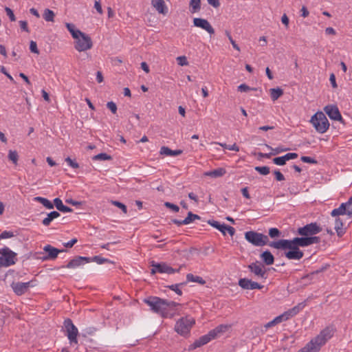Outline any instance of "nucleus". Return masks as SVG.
I'll return each instance as SVG.
<instances>
[{"label": "nucleus", "mask_w": 352, "mask_h": 352, "mask_svg": "<svg viewBox=\"0 0 352 352\" xmlns=\"http://www.w3.org/2000/svg\"><path fill=\"white\" fill-rule=\"evenodd\" d=\"M151 309L164 318H172L175 316V307L179 305L173 301L162 299L156 296H148L143 300Z\"/></svg>", "instance_id": "nucleus-1"}, {"label": "nucleus", "mask_w": 352, "mask_h": 352, "mask_svg": "<svg viewBox=\"0 0 352 352\" xmlns=\"http://www.w3.org/2000/svg\"><path fill=\"white\" fill-rule=\"evenodd\" d=\"M231 327V324H220L217 326L214 329L210 331L208 334L204 335L195 340L194 343L189 346V350L195 349L197 347H200L208 343L212 340L222 336L223 334L228 332Z\"/></svg>", "instance_id": "nucleus-2"}, {"label": "nucleus", "mask_w": 352, "mask_h": 352, "mask_svg": "<svg viewBox=\"0 0 352 352\" xmlns=\"http://www.w3.org/2000/svg\"><path fill=\"white\" fill-rule=\"evenodd\" d=\"M269 246L276 249H289V250L285 253L288 259L300 260L304 255L299 248L294 245L290 240L280 239L277 241H272L269 243Z\"/></svg>", "instance_id": "nucleus-3"}, {"label": "nucleus", "mask_w": 352, "mask_h": 352, "mask_svg": "<svg viewBox=\"0 0 352 352\" xmlns=\"http://www.w3.org/2000/svg\"><path fill=\"white\" fill-rule=\"evenodd\" d=\"M317 132L320 133H325L329 127V122L326 116L322 111L316 112L310 120Z\"/></svg>", "instance_id": "nucleus-4"}, {"label": "nucleus", "mask_w": 352, "mask_h": 352, "mask_svg": "<svg viewBox=\"0 0 352 352\" xmlns=\"http://www.w3.org/2000/svg\"><path fill=\"white\" fill-rule=\"evenodd\" d=\"M245 239L247 241L254 246H263L268 245L269 239L267 235L255 231H248L245 232Z\"/></svg>", "instance_id": "nucleus-5"}, {"label": "nucleus", "mask_w": 352, "mask_h": 352, "mask_svg": "<svg viewBox=\"0 0 352 352\" xmlns=\"http://www.w3.org/2000/svg\"><path fill=\"white\" fill-rule=\"evenodd\" d=\"M333 334V329L329 327H326L320 331V333L314 338H313L309 343L314 347L317 348L319 351L321 346L324 345L326 342L330 339Z\"/></svg>", "instance_id": "nucleus-6"}, {"label": "nucleus", "mask_w": 352, "mask_h": 352, "mask_svg": "<svg viewBox=\"0 0 352 352\" xmlns=\"http://www.w3.org/2000/svg\"><path fill=\"white\" fill-rule=\"evenodd\" d=\"M0 265L8 267L14 265L17 261V254L8 247L0 249Z\"/></svg>", "instance_id": "nucleus-7"}, {"label": "nucleus", "mask_w": 352, "mask_h": 352, "mask_svg": "<svg viewBox=\"0 0 352 352\" xmlns=\"http://www.w3.org/2000/svg\"><path fill=\"white\" fill-rule=\"evenodd\" d=\"M331 215L332 217L347 215L349 218H352V196L346 202L342 203L338 208L333 209Z\"/></svg>", "instance_id": "nucleus-8"}, {"label": "nucleus", "mask_w": 352, "mask_h": 352, "mask_svg": "<svg viewBox=\"0 0 352 352\" xmlns=\"http://www.w3.org/2000/svg\"><path fill=\"white\" fill-rule=\"evenodd\" d=\"M195 322L193 318H182L177 322L175 327V331L181 335L188 334Z\"/></svg>", "instance_id": "nucleus-9"}, {"label": "nucleus", "mask_w": 352, "mask_h": 352, "mask_svg": "<svg viewBox=\"0 0 352 352\" xmlns=\"http://www.w3.org/2000/svg\"><path fill=\"white\" fill-rule=\"evenodd\" d=\"M322 230V228L316 222H314L299 228L297 233L301 236H314V235L320 233Z\"/></svg>", "instance_id": "nucleus-10"}, {"label": "nucleus", "mask_w": 352, "mask_h": 352, "mask_svg": "<svg viewBox=\"0 0 352 352\" xmlns=\"http://www.w3.org/2000/svg\"><path fill=\"white\" fill-rule=\"evenodd\" d=\"M92 45L93 43L90 36L82 32L78 39H76L74 47L78 52H85L91 49Z\"/></svg>", "instance_id": "nucleus-11"}, {"label": "nucleus", "mask_w": 352, "mask_h": 352, "mask_svg": "<svg viewBox=\"0 0 352 352\" xmlns=\"http://www.w3.org/2000/svg\"><path fill=\"white\" fill-rule=\"evenodd\" d=\"M151 273L152 274L156 273H166L168 274H170L175 272V270L170 265L166 264V263H157L154 261L151 262Z\"/></svg>", "instance_id": "nucleus-12"}, {"label": "nucleus", "mask_w": 352, "mask_h": 352, "mask_svg": "<svg viewBox=\"0 0 352 352\" xmlns=\"http://www.w3.org/2000/svg\"><path fill=\"white\" fill-rule=\"evenodd\" d=\"M294 245L297 247H307L314 243H318L320 241L319 236H305L303 237H295L292 240H290Z\"/></svg>", "instance_id": "nucleus-13"}, {"label": "nucleus", "mask_w": 352, "mask_h": 352, "mask_svg": "<svg viewBox=\"0 0 352 352\" xmlns=\"http://www.w3.org/2000/svg\"><path fill=\"white\" fill-rule=\"evenodd\" d=\"M43 250L47 253V254L43 255L42 256H37L36 258L42 261L54 260L57 258L59 252L65 251L64 250H60L50 245H45L43 248Z\"/></svg>", "instance_id": "nucleus-14"}, {"label": "nucleus", "mask_w": 352, "mask_h": 352, "mask_svg": "<svg viewBox=\"0 0 352 352\" xmlns=\"http://www.w3.org/2000/svg\"><path fill=\"white\" fill-rule=\"evenodd\" d=\"M67 333V337L71 343L74 342L77 344V335H78V329L73 324L72 321L70 319H67L64 322Z\"/></svg>", "instance_id": "nucleus-15"}, {"label": "nucleus", "mask_w": 352, "mask_h": 352, "mask_svg": "<svg viewBox=\"0 0 352 352\" xmlns=\"http://www.w3.org/2000/svg\"><path fill=\"white\" fill-rule=\"evenodd\" d=\"M305 307V302H300L293 308L285 311L283 314L278 316L281 318V322L287 320L297 315Z\"/></svg>", "instance_id": "nucleus-16"}, {"label": "nucleus", "mask_w": 352, "mask_h": 352, "mask_svg": "<svg viewBox=\"0 0 352 352\" xmlns=\"http://www.w3.org/2000/svg\"><path fill=\"white\" fill-rule=\"evenodd\" d=\"M193 24L195 26L206 30L210 34H214V28L206 19L201 18H195L193 19Z\"/></svg>", "instance_id": "nucleus-17"}, {"label": "nucleus", "mask_w": 352, "mask_h": 352, "mask_svg": "<svg viewBox=\"0 0 352 352\" xmlns=\"http://www.w3.org/2000/svg\"><path fill=\"white\" fill-rule=\"evenodd\" d=\"M324 111L331 120L342 122V116L337 106L327 105L324 108Z\"/></svg>", "instance_id": "nucleus-18"}, {"label": "nucleus", "mask_w": 352, "mask_h": 352, "mask_svg": "<svg viewBox=\"0 0 352 352\" xmlns=\"http://www.w3.org/2000/svg\"><path fill=\"white\" fill-rule=\"evenodd\" d=\"M91 262L90 257H86V256H76L73 259H72L66 265L67 268L71 269V268H76L77 267H79L82 265H84L85 263H87Z\"/></svg>", "instance_id": "nucleus-19"}, {"label": "nucleus", "mask_w": 352, "mask_h": 352, "mask_svg": "<svg viewBox=\"0 0 352 352\" xmlns=\"http://www.w3.org/2000/svg\"><path fill=\"white\" fill-rule=\"evenodd\" d=\"M151 4L159 13L164 15L168 13V8L164 0H151Z\"/></svg>", "instance_id": "nucleus-20"}, {"label": "nucleus", "mask_w": 352, "mask_h": 352, "mask_svg": "<svg viewBox=\"0 0 352 352\" xmlns=\"http://www.w3.org/2000/svg\"><path fill=\"white\" fill-rule=\"evenodd\" d=\"M335 226L334 229L339 237L342 236L345 232V229L343 228V221L339 217V216L335 217Z\"/></svg>", "instance_id": "nucleus-21"}, {"label": "nucleus", "mask_w": 352, "mask_h": 352, "mask_svg": "<svg viewBox=\"0 0 352 352\" xmlns=\"http://www.w3.org/2000/svg\"><path fill=\"white\" fill-rule=\"evenodd\" d=\"M252 272L254 273L257 276H260L263 277L265 274V270H263L264 267L261 263H252L249 266Z\"/></svg>", "instance_id": "nucleus-22"}, {"label": "nucleus", "mask_w": 352, "mask_h": 352, "mask_svg": "<svg viewBox=\"0 0 352 352\" xmlns=\"http://www.w3.org/2000/svg\"><path fill=\"white\" fill-rule=\"evenodd\" d=\"M182 150H171L167 146H162L160 148V153L161 155H167V156H177L182 153Z\"/></svg>", "instance_id": "nucleus-23"}, {"label": "nucleus", "mask_w": 352, "mask_h": 352, "mask_svg": "<svg viewBox=\"0 0 352 352\" xmlns=\"http://www.w3.org/2000/svg\"><path fill=\"white\" fill-rule=\"evenodd\" d=\"M54 204L57 208V210L60 212H71L73 211V210L71 208L63 205L61 199L59 198H55L54 199Z\"/></svg>", "instance_id": "nucleus-24"}, {"label": "nucleus", "mask_w": 352, "mask_h": 352, "mask_svg": "<svg viewBox=\"0 0 352 352\" xmlns=\"http://www.w3.org/2000/svg\"><path fill=\"white\" fill-rule=\"evenodd\" d=\"M261 258L267 265H272L274 261V257L269 250L263 252L261 254Z\"/></svg>", "instance_id": "nucleus-25"}, {"label": "nucleus", "mask_w": 352, "mask_h": 352, "mask_svg": "<svg viewBox=\"0 0 352 352\" xmlns=\"http://www.w3.org/2000/svg\"><path fill=\"white\" fill-rule=\"evenodd\" d=\"M67 29L71 33L72 37L74 39H78V37L82 34V32L76 28V26L73 23H66L65 24Z\"/></svg>", "instance_id": "nucleus-26"}, {"label": "nucleus", "mask_w": 352, "mask_h": 352, "mask_svg": "<svg viewBox=\"0 0 352 352\" xmlns=\"http://www.w3.org/2000/svg\"><path fill=\"white\" fill-rule=\"evenodd\" d=\"M60 217V213L57 211H52L47 214V217H45L42 221V223L45 226H48L51 222L54 219Z\"/></svg>", "instance_id": "nucleus-27"}, {"label": "nucleus", "mask_w": 352, "mask_h": 352, "mask_svg": "<svg viewBox=\"0 0 352 352\" xmlns=\"http://www.w3.org/2000/svg\"><path fill=\"white\" fill-rule=\"evenodd\" d=\"M208 223L209 225H210L211 226L219 230L223 235L226 234L227 225H226L224 223L221 224L219 222L214 221V220H208Z\"/></svg>", "instance_id": "nucleus-28"}, {"label": "nucleus", "mask_w": 352, "mask_h": 352, "mask_svg": "<svg viewBox=\"0 0 352 352\" xmlns=\"http://www.w3.org/2000/svg\"><path fill=\"white\" fill-rule=\"evenodd\" d=\"M226 173V170L223 168H218L212 171L206 173V175L210 176L212 177H219L223 176Z\"/></svg>", "instance_id": "nucleus-29"}, {"label": "nucleus", "mask_w": 352, "mask_h": 352, "mask_svg": "<svg viewBox=\"0 0 352 352\" xmlns=\"http://www.w3.org/2000/svg\"><path fill=\"white\" fill-rule=\"evenodd\" d=\"M189 8L192 14L199 12L201 10V0H190Z\"/></svg>", "instance_id": "nucleus-30"}, {"label": "nucleus", "mask_w": 352, "mask_h": 352, "mask_svg": "<svg viewBox=\"0 0 352 352\" xmlns=\"http://www.w3.org/2000/svg\"><path fill=\"white\" fill-rule=\"evenodd\" d=\"M186 280L188 282L197 283L200 285L206 284L205 280L201 276L193 275L192 274H188L186 275Z\"/></svg>", "instance_id": "nucleus-31"}, {"label": "nucleus", "mask_w": 352, "mask_h": 352, "mask_svg": "<svg viewBox=\"0 0 352 352\" xmlns=\"http://www.w3.org/2000/svg\"><path fill=\"white\" fill-rule=\"evenodd\" d=\"M270 96L273 101L278 100L281 96L283 95V90L280 88L270 89Z\"/></svg>", "instance_id": "nucleus-32"}, {"label": "nucleus", "mask_w": 352, "mask_h": 352, "mask_svg": "<svg viewBox=\"0 0 352 352\" xmlns=\"http://www.w3.org/2000/svg\"><path fill=\"white\" fill-rule=\"evenodd\" d=\"M43 16V19L46 21H47V22H54V21L55 14H54V12L52 10H50L48 8H46L44 10Z\"/></svg>", "instance_id": "nucleus-33"}, {"label": "nucleus", "mask_w": 352, "mask_h": 352, "mask_svg": "<svg viewBox=\"0 0 352 352\" xmlns=\"http://www.w3.org/2000/svg\"><path fill=\"white\" fill-rule=\"evenodd\" d=\"M201 217L198 214H193L192 212H188L187 217L184 219V222L186 224L192 223L195 220H199Z\"/></svg>", "instance_id": "nucleus-34"}, {"label": "nucleus", "mask_w": 352, "mask_h": 352, "mask_svg": "<svg viewBox=\"0 0 352 352\" xmlns=\"http://www.w3.org/2000/svg\"><path fill=\"white\" fill-rule=\"evenodd\" d=\"M239 286H261L256 282H252L247 278H241L239 281Z\"/></svg>", "instance_id": "nucleus-35"}, {"label": "nucleus", "mask_w": 352, "mask_h": 352, "mask_svg": "<svg viewBox=\"0 0 352 352\" xmlns=\"http://www.w3.org/2000/svg\"><path fill=\"white\" fill-rule=\"evenodd\" d=\"M92 159H93V160H95V161H96V160H102V161L111 160L112 157L110 155H108L105 153H101L94 155L92 157Z\"/></svg>", "instance_id": "nucleus-36"}, {"label": "nucleus", "mask_w": 352, "mask_h": 352, "mask_svg": "<svg viewBox=\"0 0 352 352\" xmlns=\"http://www.w3.org/2000/svg\"><path fill=\"white\" fill-rule=\"evenodd\" d=\"M214 144H219L221 146H222L223 148L228 149L230 151H239V147L236 144H234L233 145H231V146L228 145L226 143H220V142H214Z\"/></svg>", "instance_id": "nucleus-37"}, {"label": "nucleus", "mask_w": 352, "mask_h": 352, "mask_svg": "<svg viewBox=\"0 0 352 352\" xmlns=\"http://www.w3.org/2000/svg\"><path fill=\"white\" fill-rule=\"evenodd\" d=\"M256 287H243V294L248 298H252L254 297V293L251 291L252 289H255ZM261 289V287H258Z\"/></svg>", "instance_id": "nucleus-38"}, {"label": "nucleus", "mask_w": 352, "mask_h": 352, "mask_svg": "<svg viewBox=\"0 0 352 352\" xmlns=\"http://www.w3.org/2000/svg\"><path fill=\"white\" fill-rule=\"evenodd\" d=\"M298 352H318V351H317V348L314 347L309 342L303 348L300 349Z\"/></svg>", "instance_id": "nucleus-39"}, {"label": "nucleus", "mask_w": 352, "mask_h": 352, "mask_svg": "<svg viewBox=\"0 0 352 352\" xmlns=\"http://www.w3.org/2000/svg\"><path fill=\"white\" fill-rule=\"evenodd\" d=\"M280 322H281V318L279 316H277L274 320H272V321L266 323L264 325V327L265 329H268V328H270V327H272L273 326H275L276 324H279Z\"/></svg>", "instance_id": "nucleus-40"}, {"label": "nucleus", "mask_w": 352, "mask_h": 352, "mask_svg": "<svg viewBox=\"0 0 352 352\" xmlns=\"http://www.w3.org/2000/svg\"><path fill=\"white\" fill-rule=\"evenodd\" d=\"M111 203L112 205L120 208L124 214L127 213L126 206L124 204H122L118 201H113V200H111Z\"/></svg>", "instance_id": "nucleus-41"}, {"label": "nucleus", "mask_w": 352, "mask_h": 352, "mask_svg": "<svg viewBox=\"0 0 352 352\" xmlns=\"http://www.w3.org/2000/svg\"><path fill=\"white\" fill-rule=\"evenodd\" d=\"M18 153L15 151H10L8 153V158L10 161H12L14 164H17L18 161Z\"/></svg>", "instance_id": "nucleus-42"}, {"label": "nucleus", "mask_w": 352, "mask_h": 352, "mask_svg": "<svg viewBox=\"0 0 352 352\" xmlns=\"http://www.w3.org/2000/svg\"><path fill=\"white\" fill-rule=\"evenodd\" d=\"M255 170L263 175H267L270 173V168L268 166H256Z\"/></svg>", "instance_id": "nucleus-43"}, {"label": "nucleus", "mask_w": 352, "mask_h": 352, "mask_svg": "<svg viewBox=\"0 0 352 352\" xmlns=\"http://www.w3.org/2000/svg\"><path fill=\"white\" fill-rule=\"evenodd\" d=\"M286 159H285V157L283 155V156H280V157H275L273 159V162L276 164V165H278V166H283L286 164Z\"/></svg>", "instance_id": "nucleus-44"}, {"label": "nucleus", "mask_w": 352, "mask_h": 352, "mask_svg": "<svg viewBox=\"0 0 352 352\" xmlns=\"http://www.w3.org/2000/svg\"><path fill=\"white\" fill-rule=\"evenodd\" d=\"M265 146H266L267 148H268L269 149H270V150L274 151L273 153H271L272 155H276V154H278V153H280L281 152L286 151L289 150V148H281V147H278V148H273L272 147H271L268 144H265Z\"/></svg>", "instance_id": "nucleus-45"}, {"label": "nucleus", "mask_w": 352, "mask_h": 352, "mask_svg": "<svg viewBox=\"0 0 352 352\" xmlns=\"http://www.w3.org/2000/svg\"><path fill=\"white\" fill-rule=\"evenodd\" d=\"M269 235L271 238L279 237L280 236V232L276 228H272L269 230Z\"/></svg>", "instance_id": "nucleus-46"}, {"label": "nucleus", "mask_w": 352, "mask_h": 352, "mask_svg": "<svg viewBox=\"0 0 352 352\" xmlns=\"http://www.w3.org/2000/svg\"><path fill=\"white\" fill-rule=\"evenodd\" d=\"M226 36H228L230 42L231 43L232 47L236 50L237 51H240V47H239V45L236 43V42L233 40L230 33L229 31L226 30Z\"/></svg>", "instance_id": "nucleus-47"}, {"label": "nucleus", "mask_w": 352, "mask_h": 352, "mask_svg": "<svg viewBox=\"0 0 352 352\" xmlns=\"http://www.w3.org/2000/svg\"><path fill=\"white\" fill-rule=\"evenodd\" d=\"M12 288H13L14 292L17 296H21L27 292L28 287H12Z\"/></svg>", "instance_id": "nucleus-48"}, {"label": "nucleus", "mask_w": 352, "mask_h": 352, "mask_svg": "<svg viewBox=\"0 0 352 352\" xmlns=\"http://www.w3.org/2000/svg\"><path fill=\"white\" fill-rule=\"evenodd\" d=\"M5 11L11 21H15L16 17L12 10L8 7L5 8Z\"/></svg>", "instance_id": "nucleus-49"}, {"label": "nucleus", "mask_w": 352, "mask_h": 352, "mask_svg": "<svg viewBox=\"0 0 352 352\" xmlns=\"http://www.w3.org/2000/svg\"><path fill=\"white\" fill-rule=\"evenodd\" d=\"M65 162L73 168H79V164L74 160H72L69 157L65 158Z\"/></svg>", "instance_id": "nucleus-50"}, {"label": "nucleus", "mask_w": 352, "mask_h": 352, "mask_svg": "<svg viewBox=\"0 0 352 352\" xmlns=\"http://www.w3.org/2000/svg\"><path fill=\"white\" fill-rule=\"evenodd\" d=\"M107 107L112 112V113H116L117 106L116 104L113 101L108 102L107 104Z\"/></svg>", "instance_id": "nucleus-51"}, {"label": "nucleus", "mask_w": 352, "mask_h": 352, "mask_svg": "<svg viewBox=\"0 0 352 352\" xmlns=\"http://www.w3.org/2000/svg\"><path fill=\"white\" fill-rule=\"evenodd\" d=\"M300 160L302 162H305V163H309V164H317L318 163L317 160H316L315 159H314L311 157H308V156H302V157H301Z\"/></svg>", "instance_id": "nucleus-52"}, {"label": "nucleus", "mask_w": 352, "mask_h": 352, "mask_svg": "<svg viewBox=\"0 0 352 352\" xmlns=\"http://www.w3.org/2000/svg\"><path fill=\"white\" fill-rule=\"evenodd\" d=\"M250 90H256L255 88H250L249 86H248L245 84H241L238 87V91L241 92H246Z\"/></svg>", "instance_id": "nucleus-53"}, {"label": "nucleus", "mask_w": 352, "mask_h": 352, "mask_svg": "<svg viewBox=\"0 0 352 352\" xmlns=\"http://www.w3.org/2000/svg\"><path fill=\"white\" fill-rule=\"evenodd\" d=\"M177 63L181 66H185L188 65V62L187 61V58L186 56H178L177 58Z\"/></svg>", "instance_id": "nucleus-54"}, {"label": "nucleus", "mask_w": 352, "mask_h": 352, "mask_svg": "<svg viewBox=\"0 0 352 352\" xmlns=\"http://www.w3.org/2000/svg\"><path fill=\"white\" fill-rule=\"evenodd\" d=\"M30 50L34 54H38L39 51L37 47V44L35 41H31L30 43Z\"/></svg>", "instance_id": "nucleus-55"}, {"label": "nucleus", "mask_w": 352, "mask_h": 352, "mask_svg": "<svg viewBox=\"0 0 352 352\" xmlns=\"http://www.w3.org/2000/svg\"><path fill=\"white\" fill-rule=\"evenodd\" d=\"M19 23L22 31H24L28 33L30 32V30L28 26V23L26 21H19Z\"/></svg>", "instance_id": "nucleus-56"}, {"label": "nucleus", "mask_w": 352, "mask_h": 352, "mask_svg": "<svg viewBox=\"0 0 352 352\" xmlns=\"http://www.w3.org/2000/svg\"><path fill=\"white\" fill-rule=\"evenodd\" d=\"M164 206L168 208L172 209L174 212H177L179 210V208L178 206L173 204L170 202H165Z\"/></svg>", "instance_id": "nucleus-57"}, {"label": "nucleus", "mask_w": 352, "mask_h": 352, "mask_svg": "<svg viewBox=\"0 0 352 352\" xmlns=\"http://www.w3.org/2000/svg\"><path fill=\"white\" fill-rule=\"evenodd\" d=\"M12 236H14V234H13L12 232H10V231H3L0 234V240L1 239H4L11 238Z\"/></svg>", "instance_id": "nucleus-58"}, {"label": "nucleus", "mask_w": 352, "mask_h": 352, "mask_svg": "<svg viewBox=\"0 0 352 352\" xmlns=\"http://www.w3.org/2000/svg\"><path fill=\"white\" fill-rule=\"evenodd\" d=\"M90 259H91V262L94 261V262L97 263L99 265L103 264L104 261H105V258H102L100 256H95L92 258H90Z\"/></svg>", "instance_id": "nucleus-59"}, {"label": "nucleus", "mask_w": 352, "mask_h": 352, "mask_svg": "<svg viewBox=\"0 0 352 352\" xmlns=\"http://www.w3.org/2000/svg\"><path fill=\"white\" fill-rule=\"evenodd\" d=\"M42 204L47 209H53L54 208V204L46 198H44L43 199Z\"/></svg>", "instance_id": "nucleus-60"}, {"label": "nucleus", "mask_w": 352, "mask_h": 352, "mask_svg": "<svg viewBox=\"0 0 352 352\" xmlns=\"http://www.w3.org/2000/svg\"><path fill=\"white\" fill-rule=\"evenodd\" d=\"M274 174L276 179L277 181L280 182V181L285 180L284 175L279 170H274Z\"/></svg>", "instance_id": "nucleus-61"}, {"label": "nucleus", "mask_w": 352, "mask_h": 352, "mask_svg": "<svg viewBox=\"0 0 352 352\" xmlns=\"http://www.w3.org/2000/svg\"><path fill=\"white\" fill-rule=\"evenodd\" d=\"M287 161L294 160L298 157V154L296 153H288L284 155Z\"/></svg>", "instance_id": "nucleus-62"}, {"label": "nucleus", "mask_w": 352, "mask_h": 352, "mask_svg": "<svg viewBox=\"0 0 352 352\" xmlns=\"http://www.w3.org/2000/svg\"><path fill=\"white\" fill-rule=\"evenodd\" d=\"M77 239L74 238L68 241L67 243H64V246L67 248H72L74 244L77 243Z\"/></svg>", "instance_id": "nucleus-63"}, {"label": "nucleus", "mask_w": 352, "mask_h": 352, "mask_svg": "<svg viewBox=\"0 0 352 352\" xmlns=\"http://www.w3.org/2000/svg\"><path fill=\"white\" fill-rule=\"evenodd\" d=\"M94 8L99 14H102L103 11L100 1H95Z\"/></svg>", "instance_id": "nucleus-64"}]
</instances>
